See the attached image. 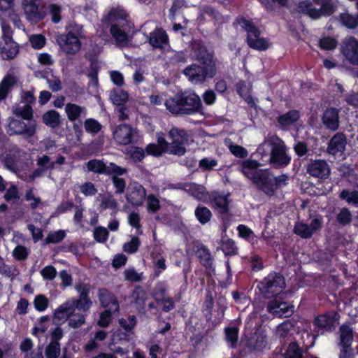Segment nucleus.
I'll use <instances>...</instances> for the list:
<instances>
[{
  "mask_svg": "<svg viewBox=\"0 0 358 358\" xmlns=\"http://www.w3.org/2000/svg\"><path fill=\"white\" fill-rule=\"evenodd\" d=\"M49 300L48 299L42 294H39L35 296L34 300V308L39 312L44 311L48 306Z\"/></svg>",
  "mask_w": 358,
  "mask_h": 358,
  "instance_id": "obj_52",
  "label": "nucleus"
},
{
  "mask_svg": "<svg viewBox=\"0 0 358 358\" xmlns=\"http://www.w3.org/2000/svg\"><path fill=\"white\" fill-rule=\"evenodd\" d=\"M336 218L340 224L345 225L351 222L352 215L348 208H344L338 213Z\"/></svg>",
  "mask_w": 358,
  "mask_h": 358,
  "instance_id": "obj_63",
  "label": "nucleus"
},
{
  "mask_svg": "<svg viewBox=\"0 0 358 358\" xmlns=\"http://www.w3.org/2000/svg\"><path fill=\"white\" fill-rule=\"evenodd\" d=\"M65 112L68 119L71 122L79 120L80 118L85 117L87 114L85 107L71 103H69L65 106Z\"/></svg>",
  "mask_w": 358,
  "mask_h": 358,
  "instance_id": "obj_29",
  "label": "nucleus"
},
{
  "mask_svg": "<svg viewBox=\"0 0 358 358\" xmlns=\"http://www.w3.org/2000/svg\"><path fill=\"white\" fill-rule=\"evenodd\" d=\"M24 198L26 201H30V208L31 209H36L41 204V198L34 195L33 189L26 191Z\"/></svg>",
  "mask_w": 358,
  "mask_h": 358,
  "instance_id": "obj_54",
  "label": "nucleus"
},
{
  "mask_svg": "<svg viewBox=\"0 0 358 358\" xmlns=\"http://www.w3.org/2000/svg\"><path fill=\"white\" fill-rule=\"evenodd\" d=\"M195 216L201 224H205L210 221L212 213L208 208L199 206L195 210Z\"/></svg>",
  "mask_w": 358,
  "mask_h": 358,
  "instance_id": "obj_43",
  "label": "nucleus"
},
{
  "mask_svg": "<svg viewBox=\"0 0 358 358\" xmlns=\"http://www.w3.org/2000/svg\"><path fill=\"white\" fill-rule=\"evenodd\" d=\"M137 131L128 124H120L113 131L115 141L120 145H128L133 143L136 137Z\"/></svg>",
  "mask_w": 358,
  "mask_h": 358,
  "instance_id": "obj_18",
  "label": "nucleus"
},
{
  "mask_svg": "<svg viewBox=\"0 0 358 358\" xmlns=\"http://www.w3.org/2000/svg\"><path fill=\"white\" fill-rule=\"evenodd\" d=\"M4 199L8 201H16L20 199V194L18 188L15 185H11L7 189L3 196Z\"/></svg>",
  "mask_w": 358,
  "mask_h": 358,
  "instance_id": "obj_49",
  "label": "nucleus"
},
{
  "mask_svg": "<svg viewBox=\"0 0 358 358\" xmlns=\"http://www.w3.org/2000/svg\"><path fill=\"white\" fill-rule=\"evenodd\" d=\"M322 226V218L315 216L310 224L303 222H296L294 227V233L302 238H310L315 233L320 231Z\"/></svg>",
  "mask_w": 358,
  "mask_h": 358,
  "instance_id": "obj_12",
  "label": "nucleus"
},
{
  "mask_svg": "<svg viewBox=\"0 0 358 358\" xmlns=\"http://www.w3.org/2000/svg\"><path fill=\"white\" fill-rule=\"evenodd\" d=\"M66 236V232L64 230H58L50 232L46 238L47 243H58L62 241Z\"/></svg>",
  "mask_w": 358,
  "mask_h": 358,
  "instance_id": "obj_51",
  "label": "nucleus"
},
{
  "mask_svg": "<svg viewBox=\"0 0 358 358\" xmlns=\"http://www.w3.org/2000/svg\"><path fill=\"white\" fill-rule=\"evenodd\" d=\"M307 172L313 177L320 179H327L331 173L328 163L323 159L310 161L307 166Z\"/></svg>",
  "mask_w": 358,
  "mask_h": 358,
  "instance_id": "obj_19",
  "label": "nucleus"
},
{
  "mask_svg": "<svg viewBox=\"0 0 358 358\" xmlns=\"http://www.w3.org/2000/svg\"><path fill=\"white\" fill-rule=\"evenodd\" d=\"M110 176H112L111 180L115 189V193L117 194H123L126 189V181L124 179L119 177V176H121L120 174H110Z\"/></svg>",
  "mask_w": 358,
  "mask_h": 358,
  "instance_id": "obj_47",
  "label": "nucleus"
},
{
  "mask_svg": "<svg viewBox=\"0 0 358 358\" xmlns=\"http://www.w3.org/2000/svg\"><path fill=\"white\" fill-rule=\"evenodd\" d=\"M260 166V164L253 160H244L241 164L240 170L243 174L252 181L258 173V168Z\"/></svg>",
  "mask_w": 358,
  "mask_h": 358,
  "instance_id": "obj_30",
  "label": "nucleus"
},
{
  "mask_svg": "<svg viewBox=\"0 0 358 358\" xmlns=\"http://www.w3.org/2000/svg\"><path fill=\"white\" fill-rule=\"evenodd\" d=\"M169 154L182 156L185 155L186 149L184 147L187 141V135L185 130L173 127L169 131Z\"/></svg>",
  "mask_w": 358,
  "mask_h": 358,
  "instance_id": "obj_10",
  "label": "nucleus"
},
{
  "mask_svg": "<svg viewBox=\"0 0 358 358\" xmlns=\"http://www.w3.org/2000/svg\"><path fill=\"white\" fill-rule=\"evenodd\" d=\"M166 109L175 115H189L198 112L201 108L200 97L194 92L177 94L164 103Z\"/></svg>",
  "mask_w": 358,
  "mask_h": 358,
  "instance_id": "obj_4",
  "label": "nucleus"
},
{
  "mask_svg": "<svg viewBox=\"0 0 358 358\" xmlns=\"http://www.w3.org/2000/svg\"><path fill=\"white\" fill-rule=\"evenodd\" d=\"M73 303L69 299L61 304L54 312L53 320L56 322L64 323L74 313Z\"/></svg>",
  "mask_w": 358,
  "mask_h": 358,
  "instance_id": "obj_22",
  "label": "nucleus"
},
{
  "mask_svg": "<svg viewBox=\"0 0 358 358\" xmlns=\"http://www.w3.org/2000/svg\"><path fill=\"white\" fill-rule=\"evenodd\" d=\"M285 358H303V350L295 342L289 344L283 354Z\"/></svg>",
  "mask_w": 358,
  "mask_h": 358,
  "instance_id": "obj_40",
  "label": "nucleus"
},
{
  "mask_svg": "<svg viewBox=\"0 0 358 358\" xmlns=\"http://www.w3.org/2000/svg\"><path fill=\"white\" fill-rule=\"evenodd\" d=\"M17 78L14 73H9L4 76L0 83V101L4 100L17 84Z\"/></svg>",
  "mask_w": 358,
  "mask_h": 358,
  "instance_id": "obj_26",
  "label": "nucleus"
},
{
  "mask_svg": "<svg viewBox=\"0 0 358 358\" xmlns=\"http://www.w3.org/2000/svg\"><path fill=\"white\" fill-rule=\"evenodd\" d=\"M229 195L215 194L213 196V203L215 207L221 213H225L228 211L229 201Z\"/></svg>",
  "mask_w": 358,
  "mask_h": 358,
  "instance_id": "obj_36",
  "label": "nucleus"
},
{
  "mask_svg": "<svg viewBox=\"0 0 358 358\" xmlns=\"http://www.w3.org/2000/svg\"><path fill=\"white\" fill-rule=\"evenodd\" d=\"M148 42L154 48H162L168 43V36L162 29H156L150 34Z\"/></svg>",
  "mask_w": 358,
  "mask_h": 358,
  "instance_id": "obj_27",
  "label": "nucleus"
},
{
  "mask_svg": "<svg viewBox=\"0 0 358 358\" xmlns=\"http://www.w3.org/2000/svg\"><path fill=\"white\" fill-rule=\"evenodd\" d=\"M127 14L124 10H112L108 16L111 22L110 32L115 45L119 48H124L129 43L131 38L130 32L132 31L133 24L127 20Z\"/></svg>",
  "mask_w": 358,
  "mask_h": 358,
  "instance_id": "obj_3",
  "label": "nucleus"
},
{
  "mask_svg": "<svg viewBox=\"0 0 358 358\" xmlns=\"http://www.w3.org/2000/svg\"><path fill=\"white\" fill-rule=\"evenodd\" d=\"M196 255L200 259L201 262L206 267H211L213 265V259L209 253L208 250L204 247L201 246L196 251Z\"/></svg>",
  "mask_w": 358,
  "mask_h": 358,
  "instance_id": "obj_44",
  "label": "nucleus"
},
{
  "mask_svg": "<svg viewBox=\"0 0 358 358\" xmlns=\"http://www.w3.org/2000/svg\"><path fill=\"white\" fill-rule=\"evenodd\" d=\"M337 44V41L331 37H325L320 40V46L323 50H334L336 48Z\"/></svg>",
  "mask_w": 358,
  "mask_h": 358,
  "instance_id": "obj_62",
  "label": "nucleus"
},
{
  "mask_svg": "<svg viewBox=\"0 0 358 358\" xmlns=\"http://www.w3.org/2000/svg\"><path fill=\"white\" fill-rule=\"evenodd\" d=\"M313 2L320 8L313 13L315 20L322 16H330L335 11V4L333 0H313Z\"/></svg>",
  "mask_w": 358,
  "mask_h": 358,
  "instance_id": "obj_23",
  "label": "nucleus"
},
{
  "mask_svg": "<svg viewBox=\"0 0 358 358\" xmlns=\"http://www.w3.org/2000/svg\"><path fill=\"white\" fill-rule=\"evenodd\" d=\"M3 36L0 38V55L3 59L14 58L17 52V44L12 40L5 25H2Z\"/></svg>",
  "mask_w": 358,
  "mask_h": 358,
  "instance_id": "obj_14",
  "label": "nucleus"
},
{
  "mask_svg": "<svg viewBox=\"0 0 358 358\" xmlns=\"http://www.w3.org/2000/svg\"><path fill=\"white\" fill-rule=\"evenodd\" d=\"M110 99L114 104L121 106L128 100V94L120 89L114 90L110 92Z\"/></svg>",
  "mask_w": 358,
  "mask_h": 358,
  "instance_id": "obj_42",
  "label": "nucleus"
},
{
  "mask_svg": "<svg viewBox=\"0 0 358 358\" xmlns=\"http://www.w3.org/2000/svg\"><path fill=\"white\" fill-rule=\"evenodd\" d=\"M267 310L275 317H287L293 314L294 306L280 299H275L268 303Z\"/></svg>",
  "mask_w": 358,
  "mask_h": 358,
  "instance_id": "obj_17",
  "label": "nucleus"
},
{
  "mask_svg": "<svg viewBox=\"0 0 358 358\" xmlns=\"http://www.w3.org/2000/svg\"><path fill=\"white\" fill-rule=\"evenodd\" d=\"M262 293L270 297L280 293L285 287L283 278L276 273H270L258 285Z\"/></svg>",
  "mask_w": 358,
  "mask_h": 358,
  "instance_id": "obj_7",
  "label": "nucleus"
},
{
  "mask_svg": "<svg viewBox=\"0 0 358 358\" xmlns=\"http://www.w3.org/2000/svg\"><path fill=\"white\" fill-rule=\"evenodd\" d=\"M90 289V285L87 284L78 283L75 285V289L79 294V298L69 299L71 303H73L75 310L77 308L83 312L90 310L92 305V301L89 296Z\"/></svg>",
  "mask_w": 358,
  "mask_h": 358,
  "instance_id": "obj_11",
  "label": "nucleus"
},
{
  "mask_svg": "<svg viewBox=\"0 0 358 358\" xmlns=\"http://www.w3.org/2000/svg\"><path fill=\"white\" fill-rule=\"evenodd\" d=\"M338 319V314L334 311H331L317 317L315 320V324L320 328L326 330H331L337 325Z\"/></svg>",
  "mask_w": 358,
  "mask_h": 358,
  "instance_id": "obj_21",
  "label": "nucleus"
},
{
  "mask_svg": "<svg viewBox=\"0 0 358 358\" xmlns=\"http://www.w3.org/2000/svg\"><path fill=\"white\" fill-rule=\"evenodd\" d=\"M253 38L250 36L249 38H247V43L248 45L253 49L258 50H266L268 46L269 43L266 39L264 38H258V40H253Z\"/></svg>",
  "mask_w": 358,
  "mask_h": 358,
  "instance_id": "obj_46",
  "label": "nucleus"
},
{
  "mask_svg": "<svg viewBox=\"0 0 358 358\" xmlns=\"http://www.w3.org/2000/svg\"><path fill=\"white\" fill-rule=\"evenodd\" d=\"M339 110L334 108H327L322 117L324 124L329 129L335 131L339 125Z\"/></svg>",
  "mask_w": 358,
  "mask_h": 358,
  "instance_id": "obj_24",
  "label": "nucleus"
},
{
  "mask_svg": "<svg viewBox=\"0 0 358 358\" xmlns=\"http://www.w3.org/2000/svg\"><path fill=\"white\" fill-rule=\"evenodd\" d=\"M340 342L338 345H352L354 335L353 329L347 324H343L339 329Z\"/></svg>",
  "mask_w": 358,
  "mask_h": 358,
  "instance_id": "obj_32",
  "label": "nucleus"
},
{
  "mask_svg": "<svg viewBox=\"0 0 358 358\" xmlns=\"http://www.w3.org/2000/svg\"><path fill=\"white\" fill-rule=\"evenodd\" d=\"M160 208L159 199L153 194H149L147 197V208L149 212L155 213Z\"/></svg>",
  "mask_w": 358,
  "mask_h": 358,
  "instance_id": "obj_59",
  "label": "nucleus"
},
{
  "mask_svg": "<svg viewBox=\"0 0 358 358\" xmlns=\"http://www.w3.org/2000/svg\"><path fill=\"white\" fill-rule=\"evenodd\" d=\"M85 323V315L83 314L78 313L71 315L69 320V326L73 329L80 327Z\"/></svg>",
  "mask_w": 358,
  "mask_h": 358,
  "instance_id": "obj_53",
  "label": "nucleus"
},
{
  "mask_svg": "<svg viewBox=\"0 0 358 358\" xmlns=\"http://www.w3.org/2000/svg\"><path fill=\"white\" fill-rule=\"evenodd\" d=\"M88 171L98 174H120L127 173L128 170L126 168L117 166L116 164L110 162L108 164H105L99 159H91L86 164Z\"/></svg>",
  "mask_w": 358,
  "mask_h": 358,
  "instance_id": "obj_8",
  "label": "nucleus"
},
{
  "mask_svg": "<svg viewBox=\"0 0 358 358\" xmlns=\"http://www.w3.org/2000/svg\"><path fill=\"white\" fill-rule=\"evenodd\" d=\"M293 328L292 323L289 321H285L276 327L275 336L280 339L287 338L290 336Z\"/></svg>",
  "mask_w": 358,
  "mask_h": 358,
  "instance_id": "obj_35",
  "label": "nucleus"
},
{
  "mask_svg": "<svg viewBox=\"0 0 358 358\" xmlns=\"http://www.w3.org/2000/svg\"><path fill=\"white\" fill-rule=\"evenodd\" d=\"M346 145V138L343 134L338 133L331 139L327 148L328 152L335 155L343 152Z\"/></svg>",
  "mask_w": 358,
  "mask_h": 358,
  "instance_id": "obj_28",
  "label": "nucleus"
},
{
  "mask_svg": "<svg viewBox=\"0 0 358 358\" xmlns=\"http://www.w3.org/2000/svg\"><path fill=\"white\" fill-rule=\"evenodd\" d=\"M268 338L264 330L258 329L248 340L246 345L253 352H261L268 346Z\"/></svg>",
  "mask_w": 358,
  "mask_h": 358,
  "instance_id": "obj_20",
  "label": "nucleus"
},
{
  "mask_svg": "<svg viewBox=\"0 0 358 358\" xmlns=\"http://www.w3.org/2000/svg\"><path fill=\"white\" fill-rule=\"evenodd\" d=\"M257 154L275 166H285L290 162L284 141L275 135L268 136L257 149Z\"/></svg>",
  "mask_w": 358,
  "mask_h": 358,
  "instance_id": "obj_2",
  "label": "nucleus"
},
{
  "mask_svg": "<svg viewBox=\"0 0 358 358\" xmlns=\"http://www.w3.org/2000/svg\"><path fill=\"white\" fill-rule=\"evenodd\" d=\"M99 297L101 306L110 310H118L119 303L116 297L107 289L99 290Z\"/></svg>",
  "mask_w": 358,
  "mask_h": 358,
  "instance_id": "obj_25",
  "label": "nucleus"
},
{
  "mask_svg": "<svg viewBox=\"0 0 358 358\" xmlns=\"http://www.w3.org/2000/svg\"><path fill=\"white\" fill-rule=\"evenodd\" d=\"M146 196L145 188L138 182H132L127 187L126 199L133 206L143 205Z\"/></svg>",
  "mask_w": 358,
  "mask_h": 358,
  "instance_id": "obj_16",
  "label": "nucleus"
},
{
  "mask_svg": "<svg viewBox=\"0 0 358 358\" xmlns=\"http://www.w3.org/2000/svg\"><path fill=\"white\" fill-rule=\"evenodd\" d=\"M60 354V345L58 342L51 341L46 347L45 356L47 358H57Z\"/></svg>",
  "mask_w": 358,
  "mask_h": 358,
  "instance_id": "obj_50",
  "label": "nucleus"
},
{
  "mask_svg": "<svg viewBox=\"0 0 358 358\" xmlns=\"http://www.w3.org/2000/svg\"><path fill=\"white\" fill-rule=\"evenodd\" d=\"M140 245V240L138 237H133L130 241L125 243L123 245L124 252L133 254L136 252Z\"/></svg>",
  "mask_w": 358,
  "mask_h": 358,
  "instance_id": "obj_58",
  "label": "nucleus"
},
{
  "mask_svg": "<svg viewBox=\"0 0 358 358\" xmlns=\"http://www.w3.org/2000/svg\"><path fill=\"white\" fill-rule=\"evenodd\" d=\"M37 124L35 120H24L14 117H10L8 120V124L6 126V130L8 134L20 135L25 138H29L36 133Z\"/></svg>",
  "mask_w": 358,
  "mask_h": 358,
  "instance_id": "obj_5",
  "label": "nucleus"
},
{
  "mask_svg": "<svg viewBox=\"0 0 358 358\" xmlns=\"http://www.w3.org/2000/svg\"><path fill=\"white\" fill-rule=\"evenodd\" d=\"M13 113L15 116L22 117L21 120H34L32 108L29 104H24L22 107L18 106H14L13 108Z\"/></svg>",
  "mask_w": 358,
  "mask_h": 358,
  "instance_id": "obj_33",
  "label": "nucleus"
},
{
  "mask_svg": "<svg viewBox=\"0 0 358 358\" xmlns=\"http://www.w3.org/2000/svg\"><path fill=\"white\" fill-rule=\"evenodd\" d=\"M29 250L23 245H17L13 251V257L19 260H24L27 258Z\"/></svg>",
  "mask_w": 358,
  "mask_h": 358,
  "instance_id": "obj_60",
  "label": "nucleus"
},
{
  "mask_svg": "<svg viewBox=\"0 0 358 358\" xmlns=\"http://www.w3.org/2000/svg\"><path fill=\"white\" fill-rule=\"evenodd\" d=\"M341 53L345 61L353 66H358V40L350 36L346 38L341 45Z\"/></svg>",
  "mask_w": 358,
  "mask_h": 358,
  "instance_id": "obj_15",
  "label": "nucleus"
},
{
  "mask_svg": "<svg viewBox=\"0 0 358 358\" xmlns=\"http://www.w3.org/2000/svg\"><path fill=\"white\" fill-rule=\"evenodd\" d=\"M195 58L200 65L192 64L185 67L182 73L192 84H201L207 78H213L217 73L216 61L212 52L204 46H199L195 51Z\"/></svg>",
  "mask_w": 358,
  "mask_h": 358,
  "instance_id": "obj_1",
  "label": "nucleus"
},
{
  "mask_svg": "<svg viewBox=\"0 0 358 358\" xmlns=\"http://www.w3.org/2000/svg\"><path fill=\"white\" fill-rule=\"evenodd\" d=\"M299 9L302 13L308 15L310 17L315 20V17L313 16V13L316 8L313 7L312 3L308 0L302 1L299 2L298 6Z\"/></svg>",
  "mask_w": 358,
  "mask_h": 358,
  "instance_id": "obj_56",
  "label": "nucleus"
},
{
  "mask_svg": "<svg viewBox=\"0 0 358 358\" xmlns=\"http://www.w3.org/2000/svg\"><path fill=\"white\" fill-rule=\"evenodd\" d=\"M47 9L48 14L51 17L52 22L55 24L59 23L62 20V6L57 3H50Z\"/></svg>",
  "mask_w": 358,
  "mask_h": 358,
  "instance_id": "obj_41",
  "label": "nucleus"
},
{
  "mask_svg": "<svg viewBox=\"0 0 358 358\" xmlns=\"http://www.w3.org/2000/svg\"><path fill=\"white\" fill-rule=\"evenodd\" d=\"M22 6L26 19L31 23L36 24L46 16L41 0H22Z\"/></svg>",
  "mask_w": 358,
  "mask_h": 358,
  "instance_id": "obj_9",
  "label": "nucleus"
},
{
  "mask_svg": "<svg viewBox=\"0 0 358 358\" xmlns=\"http://www.w3.org/2000/svg\"><path fill=\"white\" fill-rule=\"evenodd\" d=\"M108 232L105 227H98L94 231V238L99 243H104L108 239Z\"/></svg>",
  "mask_w": 358,
  "mask_h": 358,
  "instance_id": "obj_61",
  "label": "nucleus"
},
{
  "mask_svg": "<svg viewBox=\"0 0 358 358\" xmlns=\"http://www.w3.org/2000/svg\"><path fill=\"white\" fill-rule=\"evenodd\" d=\"M239 24L242 28H243L248 34L247 38L250 36L252 37L253 40H258V38L260 37V31L259 29L253 24V23L250 21H248L245 19H241L238 21Z\"/></svg>",
  "mask_w": 358,
  "mask_h": 358,
  "instance_id": "obj_34",
  "label": "nucleus"
},
{
  "mask_svg": "<svg viewBox=\"0 0 358 358\" xmlns=\"http://www.w3.org/2000/svg\"><path fill=\"white\" fill-rule=\"evenodd\" d=\"M80 192L85 196H92L97 193V189L91 182H85L80 186Z\"/></svg>",
  "mask_w": 358,
  "mask_h": 358,
  "instance_id": "obj_57",
  "label": "nucleus"
},
{
  "mask_svg": "<svg viewBox=\"0 0 358 358\" xmlns=\"http://www.w3.org/2000/svg\"><path fill=\"white\" fill-rule=\"evenodd\" d=\"M127 154L134 162H141L145 157V151L139 147H132L127 150Z\"/></svg>",
  "mask_w": 358,
  "mask_h": 358,
  "instance_id": "obj_55",
  "label": "nucleus"
},
{
  "mask_svg": "<svg viewBox=\"0 0 358 358\" xmlns=\"http://www.w3.org/2000/svg\"><path fill=\"white\" fill-rule=\"evenodd\" d=\"M183 189L198 199H202L205 194L204 187L195 183H185Z\"/></svg>",
  "mask_w": 358,
  "mask_h": 358,
  "instance_id": "obj_38",
  "label": "nucleus"
},
{
  "mask_svg": "<svg viewBox=\"0 0 358 358\" xmlns=\"http://www.w3.org/2000/svg\"><path fill=\"white\" fill-rule=\"evenodd\" d=\"M341 23L348 28L355 29L358 26V14L352 15L349 13H343L340 15Z\"/></svg>",
  "mask_w": 358,
  "mask_h": 358,
  "instance_id": "obj_45",
  "label": "nucleus"
},
{
  "mask_svg": "<svg viewBox=\"0 0 358 358\" xmlns=\"http://www.w3.org/2000/svg\"><path fill=\"white\" fill-rule=\"evenodd\" d=\"M97 199L100 201V208L101 210L110 209L117 211L118 208V203L114 196L110 194L100 195Z\"/></svg>",
  "mask_w": 358,
  "mask_h": 358,
  "instance_id": "obj_31",
  "label": "nucleus"
},
{
  "mask_svg": "<svg viewBox=\"0 0 358 358\" xmlns=\"http://www.w3.org/2000/svg\"><path fill=\"white\" fill-rule=\"evenodd\" d=\"M43 121L51 127H56L60 124V115L55 110H50L43 115Z\"/></svg>",
  "mask_w": 358,
  "mask_h": 358,
  "instance_id": "obj_39",
  "label": "nucleus"
},
{
  "mask_svg": "<svg viewBox=\"0 0 358 358\" xmlns=\"http://www.w3.org/2000/svg\"><path fill=\"white\" fill-rule=\"evenodd\" d=\"M152 262L155 268V275L158 276L166 268L165 259L160 254H153Z\"/></svg>",
  "mask_w": 358,
  "mask_h": 358,
  "instance_id": "obj_48",
  "label": "nucleus"
},
{
  "mask_svg": "<svg viewBox=\"0 0 358 358\" xmlns=\"http://www.w3.org/2000/svg\"><path fill=\"white\" fill-rule=\"evenodd\" d=\"M77 34H75L72 31L67 34H59L56 37V42L59 46L60 50L66 55H76L81 48L80 38H83L82 32L78 29Z\"/></svg>",
  "mask_w": 358,
  "mask_h": 358,
  "instance_id": "obj_6",
  "label": "nucleus"
},
{
  "mask_svg": "<svg viewBox=\"0 0 358 358\" xmlns=\"http://www.w3.org/2000/svg\"><path fill=\"white\" fill-rule=\"evenodd\" d=\"M340 196L348 203H358V192L356 191L350 192L347 190H343Z\"/></svg>",
  "mask_w": 358,
  "mask_h": 358,
  "instance_id": "obj_64",
  "label": "nucleus"
},
{
  "mask_svg": "<svg viewBox=\"0 0 358 358\" xmlns=\"http://www.w3.org/2000/svg\"><path fill=\"white\" fill-rule=\"evenodd\" d=\"M252 183L268 195L275 191L274 176L266 170H260L252 180Z\"/></svg>",
  "mask_w": 358,
  "mask_h": 358,
  "instance_id": "obj_13",
  "label": "nucleus"
},
{
  "mask_svg": "<svg viewBox=\"0 0 358 358\" xmlns=\"http://www.w3.org/2000/svg\"><path fill=\"white\" fill-rule=\"evenodd\" d=\"M299 118V112L297 110H293L280 115L278 117V122L282 126H289L296 122Z\"/></svg>",
  "mask_w": 358,
  "mask_h": 358,
  "instance_id": "obj_37",
  "label": "nucleus"
}]
</instances>
